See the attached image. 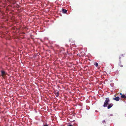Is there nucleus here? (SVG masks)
Masks as SVG:
<instances>
[{"label": "nucleus", "mask_w": 126, "mask_h": 126, "mask_svg": "<svg viewBox=\"0 0 126 126\" xmlns=\"http://www.w3.org/2000/svg\"><path fill=\"white\" fill-rule=\"evenodd\" d=\"M63 12L64 13H65L67 12V10H65L64 9H63L62 10Z\"/></svg>", "instance_id": "obj_7"}, {"label": "nucleus", "mask_w": 126, "mask_h": 126, "mask_svg": "<svg viewBox=\"0 0 126 126\" xmlns=\"http://www.w3.org/2000/svg\"><path fill=\"white\" fill-rule=\"evenodd\" d=\"M68 126H73L72 125H68Z\"/></svg>", "instance_id": "obj_13"}, {"label": "nucleus", "mask_w": 126, "mask_h": 126, "mask_svg": "<svg viewBox=\"0 0 126 126\" xmlns=\"http://www.w3.org/2000/svg\"><path fill=\"white\" fill-rule=\"evenodd\" d=\"M113 105V104L112 103L109 104L107 106L108 109L110 108Z\"/></svg>", "instance_id": "obj_2"}, {"label": "nucleus", "mask_w": 126, "mask_h": 126, "mask_svg": "<svg viewBox=\"0 0 126 126\" xmlns=\"http://www.w3.org/2000/svg\"><path fill=\"white\" fill-rule=\"evenodd\" d=\"M119 98L118 96H117L116 97L114 98H113V99L114 100H116L117 101H118L119 100Z\"/></svg>", "instance_id": "obj_5"}, {"label": "nucleus", "mask_w": 126, "mask_h": 126, "mask_svg": "<svg viewBox=\"0 0 126 126\" xmlns=\"http://www.w3.org/2000/svg\"><path fill=\"white\" fill-rule=\"evenodd\" d=\"M105 123L106 122V121L105 120H103V123Z\"/></svg>", "instance_id": "obj_12"}, {"label": "nucleus", "mask_w": 126, "mask_h": 126, "mask_svg": "<svg viewBox=\"0 0 126 126\" xmlns=\"http://www.w3.org/2000/svg\"><path fill=\"white\" fill-rule=\"evenodd\" d=\"M110 100L108 97L106 98V100L105 101L103 105V106L104 107H107L109 103L110 102Z\"/></svg>", "instance_id": "obj_1"}, {"label": "nucleus", "mask_w": 126, "mask_h": 126, "mask_svg": "<svg viewBox=\"0 0 126 126\" xmlns=\"http://www.w3.org/2000/svg\"><path fill=\"white\" fill-rule=\"evenodd\" d=\"M43 126H48L47 124H46L45 125H44Z\"/></svg>", "instance_id": "obj_11"}, {"label": "nucleus", "mask_w": 126, "mask_h": 126, "mask_svg": "<svg viewBox=\"0 0 126 126\" xmlns=\"http://www.w3.org/2000/svg\"><path fill=\"white\" fill-rule=\"evenodd\" d=\"M94 65H95L96 67H97L98 65V63H95L94 64Z\"/></svg>", "instance_id": "obj_9"}, {"label": "nucleus", "mask_w": 126, "mask_h": 126, "mask_svg": "<svg viewBox=\"0 0 126 126\" xmlns=\"http://www.w3.org/2000/svg\"><path fill=\"white\" fill-rule=\"evenodd\" d=\"M121 64V61H120V62H119V66H120L121 67H123V66Z\"/></svg>", "instance_id": "obj_8"}, {"label": "nucleus", "mask_w": 126, "mask_h": 126, "mask_svg": "<svg viewBox=\"0 0 126 126\" xmlns=\"http://www.w3.org/2000/svg\"><path fill=\"white\" fill-rule=\"evenodd\" d=\"M120 94L121 95V97L124 99H126V96L125 94H122L121 93H120Z\"/></svg>", "instance_id": "obj_3"}, {"label": "nucleus", "mask_w": 126, "mask_h": 126, "mask_svg": "<svg viewBox=\"0 0 126 126\" xmlns=\"http://www.w3.org/2000/svg\"><path fill=\"white\" fill-rule=\"evenodd\" d=\"M124 56H123V54L122 55H121L119 57V59L120 60H121V57H124Z\"/></svg>", "instance_id": "obj_10"}, {"label": "nucleus", "mask_w": 126, "mask_h": 126, "mask_svg": "<svg viewBox=\"0 0 126 126\" xmlns=\"http://www.w3.org/2000/svg\"><path fill=\"white\" fill-rule=\"evenodd\" d=\"M55 94L56 97H58V96L59 94V92L58 91L57 92H55Z\"/></svg>", "instance_id": "obj_6"}, {"label": "nucleus", "mask_w": 126, "mask_h": 126, "mask_svg": "<svg viewBox=\"0 0 126 126\" xmlns=\"http://www.w3.org/2000/svg\"><path fill=\"white\" fill-rule=\"evenodd\" d=\"M1 75L2 76H3L4 75H6V73L3 70H2L1 71Z\"/></svg>", "instance_id": "obj_4"}]
</instances>
